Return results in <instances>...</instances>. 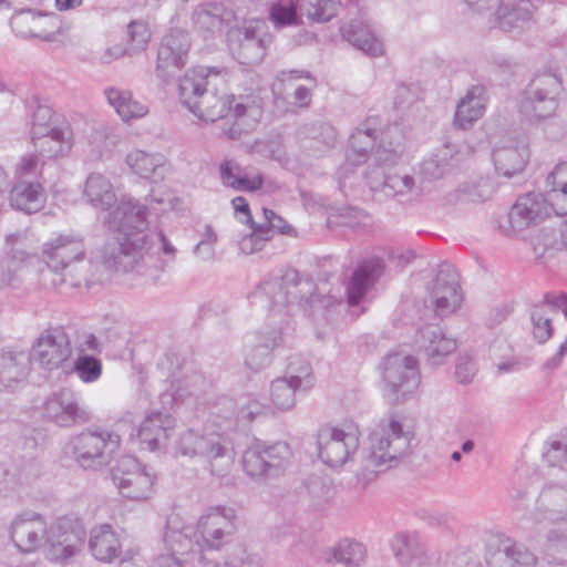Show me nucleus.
Segmentation results:
<instances>
[{"mask_svg": "<svg viewBox=\"0 0 567 567\" xmlns=\"http://www.w3.org/2000/svg\"><path fill=\"white\" fill-rule=\"evenodd\" d=\"M107 224L116 235L109 238L100 250L101 264L109 270L128 272L138 269L150 248L147 207L130 197H123L107 216Z\"/></svg>", "mask_w": 567, "mask_h": 567, "instance_id": "obj_1", "label": "nucleus"}, {"mask_svg": "<svg viewBox=\"0 0 567 567\" xmlns=\"http://www.w3.org/2000/svg\"><path fill=\"white\" fill-rule=\"evenodd\" d=\"M377 130L369 123L358 127L350 136L349 150L347 152V164L340 167L339 188L344 190L346 179L349 173H352L350 166L365 163L369 152H372L374 161L380 166L395 164L404 152V136L398 125L389 126L381 133L379 144L375 146Z\"/></svg>", "mask_w": 567, "mask_h": 567, "instance_id": "obj_2", "label": "nucleus"}, {"mask_svg": "<svg viewBox=\"0 0 567 567\" xmlns=\"http://www.w3.org/2000/svg\"><path fill=\"white\" fill-rule=\"evenodd\" d=\"M234 95L226 92L225 86L210 89L198 102V107L192 113L202 121L216 122L223 118L233 120L228 128H223L225 134L231 140H238L243 134L252 131L257 124V117L260 115L258 107L247 106L237 103L231 107Z\"/></svg>", "mask_w": 567, "mask_h": 567, "instance_id": "obj_3", "label": "nucleus"}, {"mask_svg": "<svg viewBox=\"0 0 567 567\" xmlns=\"http://www.w3.org/2000/svg\"><path fill=\"white\" fill-rule=\"evenodd\" d=\"M411 439L410 432L404 431L402 423L393 416L382 420L369 436L367 461L379 471L394 467L411 453Z\"/></svg>", "mask_w": 567, "mask_h": 567, "instance_id": "obj_4", "label": "nucleus"}, {"mask_svg": "<svg viewBox=\"0 0 567 567\" xmlns=\"http://www.w3.org/2000/svg\"><path fill=\"white\" fill-rule=\"evenodd\" d=\"M175 452L182 456L203 457L210 473L217 476L226 475L234 464V452L218 433L200 435L188 430L178 437Z\"/></svg>", "mask_w": 567, "mask_h": 567, "instance_id": "obj_5", "label": "nucleus"}, {"mask_svg": "<svg viewBox=\"0 0 567 567\" xmlns=\"http://www.w3.org/2000/svg\"><path fill=\"white\" fill-rule=\"evenodd\" d=\"M71 445L74 461L80 467L97 471L110 465L121 446V436L107 430L87 429L75 435Z\"/></svg>", "mask_w": 567, "mask_h": 567, "instance_id": "obj_6", "label": "nucleus"}, {"mask_svg": "<svg viewBox=\"0 0 567 567\" xmlns=\"http://www.w3.org/2000/svg\"><path fill=\"white\" fill-rule=\"evenodd\" d=\"M563 91L559 76L553 72H542L534 75L525 87L519 110L529 120L548 118L558 107V96Z\"/></svg>", "mask_w": 567, "mask_h": 567, "instance_id": "obj_7", "label": "nucleus"}, {"mask_svg": "<svg viewBox=\"0 0 567 567\" xmlns=\"http://www.w3.org/2000/svg\"><path fill=\"white\" fill-rule=\"evenodd\" d=\"M291 455L286 442L268 445L257 441L244 452L241 464L245 473L254 480L275 478L285 471Z\"/></svg>", "mask_w": 567, "mask_h": 567, "instance_id": "obj_8", "label": "nucleus"}, {"mask_svg": "<svg viewBox=\"0 0 567 567\" xmlns=\"http://www.w3.org/2000/svg\"><path fill=\"white\" fill-rule=\"evenodd\" d=\"M227 40L231 54L239 63L254 65L264 59L269 37L264 21L250 20L241 27H231Z\"/></svg>", "mask_w": 567, "mask_h": 567, "instance_id": "obj_9", "label": "nucleus"}, {"mask_svg": "<svg viewBox=\"0 0 567 567\" xmlns=\"http://www.w3.org/2000/svg\"><path fill=\"white\" fill-rule=\"evenodd\" d=\"M236 529V514L233 508L210 507L197 522L198 551L219 550L231 542Z\"/></svg>", "mask_w": 567, "mask_h": 567, "instance_id": "obj_10", "label": "nucleus"}, {"mask_svg": "<svg viewBox=\"0 0 567 567\" xmlns=\"http://www.w3.org/2000/svg\"><path fill=\"white\" fill-rule=\"evenodd\" d=\"M382 378L391 400H404L420 384L416 359L403 353L388 354L382 364Z\"/></svg>", "mask_w": 567, "mask_h": 567, "instance_id": "obj_11", "label": "nucleus"}, {"mask_svg": "<svg viewBox=\"0 0 567 567\" xmlns=\"http://www.w3.org/2000/svg\"><path fill=\"white\" fill-rule=\"evenodd\" d=\"M315 282L310 278L302 279L296 269H287L280 278L265 280L258 286L257 293L269 299L272 311H281L299 301L301 293L312 292Z\"/></svg>", "mask_w": 567, "mask_h": 567, "instance_id": "obj_12", "label": "nucleus"}, {"mask_svg": "<svg viewBox=\"0 0 567 567\" xmlns=\"http://www.w3.org/2000/svg\"><path fill=\"white\" fill-rule=\"evenodd\" d=\"M189 49V35L181 29H171L163 37L155 68V74L163 86L167 85L175 74L185 66Z\"/></svg>", "mask_w": 567, "mask_h": 567, "instance_id": "obj_13", "label": "nucleus"}, {"mask_svg": "<svg viewBox=\"0 0 567 567\" xmlns=\"http://www.w3.org/2000/svg\"><path fill=\"white\" fill-rule=\"evenodd\" d=\"M320 460L330 467L342 466L359 447L358 430L322 426L317 435Z\"/></svg>", "mask_w": 567, "mask_h": 567, "instance_id": "obj_14", "label": "nucleus"}, {"mask_svg": "<svg viewBox=\"0 0 567 567\" xmlns=\"http://www.w3.org/2000/svg\"><path fill=\"white\" fill-rule=\"evenodd\" d=\"M111 476L118 492L125 498L142 501L152 494L153 477L141 468L138 461L131 455L117 460L111 470Z\"/></svg>", "mask_w": 567, "mask_h": 567, "instance_id": "obj_15", "label": "nucleus"}, {"mask_svg": "<svg viewBox=\"0 0 567 567\" xmlns=\"http://www.w3.org/2000/svg\"><path fill=\"white\" fill-rule=\"evenodd\" d=\"M28 355L30 363L41 369H59L71 355L70 339L62 328H50L41 333Z\"/></svg>", "mask_w": 567, "mask_h": 567, "instance_id": "obj_16", "label": "nucleus"}, {"mask_svg": "<svg viewBox=\"0 0 567 567\" xmlns=\"http://www.w3.org/2000/svg\"><path fill=\"white\" fill-rule=\"evenodd\" d=\"M429 301L435 312L447 316L461 305L462 295L456 269L450 264H442L434 279L427 286Z\"/></svg>", "mask_w": 567, "mask_h": 567, "instance_id": "obj_17", "label": "nucleus"}, {"mask_svg": "<svg viewBox=\"0 0 567 567\" xmlns=\"http://www.w3.org/2000/svg\"><path fill=\"white\" fill-rule=\"evenodd\" d=\"M48 528L41 514L27 509L13 517L9 527V536L21 553H32L45 544Z\"/></svg>", "mask_w": 567, "mask_h": 567, "instance_id": "obj_18", "label": "nucleus"}, {"mask_svg": "<svg viewBox=\"0 0 567 567\" xmlns=\"http://www.w3.org/2000/svg\"><path fill=\"white\" fill-rule=\"evenodd\" d=\"M44 419L64 427L89 422L91 413L80 405L75 393L66 388L52 393L43 403Z\"/></svg>", "mask_w": 567, "mask_h": 567, "instance_id": "obj_19", "label": "nucleus"}, {"mask_svg": "<svg viewBox=\"0 0 567 567\" xmlns=\"http://www.w3.org/2000/svg\"><path fill=\"white\" fill-rule=\"evenodd\" d=\"M395 558L402 567H435L441 555L415 533H400L391 543Z\"/></svg>", "mask_w": 567, "mask_h": 567, "instance_id": "obj_20", "label": "nucleus"}, {"mask_svg": "<svg viewBox=\"0 0 567 567\" xmlns=\"http://www.w3.org/2000/svg\"><path fill=\"white\" fill-rule=\"evenodd\" d=\"M554 212L548 196L540 193H527L517 198L512 206L507 220L512 234L536 226Z\"/></svg>", "mask_w": 567, "mask_h": 567, "instance_id": "obj_21", "label": "nucleus"}, {"mask_svg": "<svg viewBox=\"0 0 567 567\" xmlns=\"http://www.w3.org/2000/svg\"><path fill=\"white\" fill-rule=\"evenodd\" d=\"M217 86H225V80L219 72L204 66L193 68L178 80V99L192 112L198 107V102L204 94Z\"/></svg>", "mask_w": 567, "mask_h": 567, "instance_id": "obj_22", "label": "nucleus"}, {"mask_svg": "<svg viewBox=\"0 0 567 567\" xmlns=\"http://www.w3.org/2000/svg\"><path fill=\"white\" fill-rule=\"evenodd\" d=\"M84 540L85 530L82 527H72L66 519L59 520L48 528V556L54 561H65L81 550Z\"/></svg>", "mask_w": 567, "mask_h": 567, "instance_id": "obj_23", "label": "nucleus"}, {"mask_svg": "<svg viewBox=\"0 0 567 567\" xmlns=\"http://www.w3.org/2000/svg\"><path fill=\"white\" fill-rule=\"evenodd\" d=\"M84 255L85 246L80 235H59L43 246L45 264L54 276L83 259Z\"/></svg>", "mask_w": 567, "mask_h": 567, "instance_id": "obj_24", "label": "nucleus"}, {"mask_svg": "<svg viewBox=\"0 0 567 567\" xmlns=\"http://www.w3.org/2000/svg\"><path fill=\"white\" fill-rule=\"evenodd\" d=\"M147 238L150 248L145 251V260L141 261L138 269L130 271L144 276L156 284L159 275L175 260L176 248L162 231L147 235Z\"/></svg>", "mask_w": 567, "mask_h": 567, "instance_id": "obj_25", "label": "nucleus"}, {"mask_svg": "<svg viewBox=\"0 0 567 567\" xmlns=\"http://www.w3.org/2000/svg\"><path fill=\"white\" fill-rule=\"evenodd\" d=\"M415 344L434 365L441 364L457 348L456 340L447 337L440 324L435 323H426L417 329Z\"/></svg>", "mask_w": 567, "mask_h": 567, "instance_id": "obj_26", "label": "nucleus"}, {"mask_svg": "<svg viewBox=\"0 0 567 567\" xmlns=\"http://www.w3.org/2000/svg\"><path fill=\"white\" fill-rule=\"evenodd\" d=\"M192 19L197 30L214 34L236 21L237 13L230 3L210 1L196 7Z\"/></svg>", "mask_w": 567, "mask_h": 567, "instance_id": "obj_27", "label": "nucleus"}, {"mask_svg": "<svg viewBox=\"0 0 567 567\" xmlns=\"http://www.w3.org/2000/svg\"><path fill=\"white\" fill-rule=\"evenodd\" d=\"M461 162V152L454 143H444L420 164V174L426 181L440 179L453 172Z\"/></svg>", "mask_w": 567, "mask_h": 567, "instance_id": "obj_28", "label": "nucleus"}, {"mask_svg": "<svg viewBox=\"0 0 567 567\" xmlns=\"http://www.w3.org/2000/svg\"><path fill=\"white\" fill-rule=\"evenodd\" d=\"M382 270L383 261L380 258L364 260L355 268L346 289L349 305L355 306L363 299L381 276Z\"/></svg>", "mask_w": 567, "mask_h": 567, "instance_id": "obj_29", "label": "nucleus"}, {"mask_svg": "<svg viewBox=\"0 0 567 567\" xmlns=\"http://www.w3.org/2000/svg\"><path fill=\"white\" fill-rule=\"evenodd\" d=\"M175 427V420L167 413L153 412L138 427V437L151 451L161 449L169 439Z\"/></svg>", "mask_w": 567, "mask_h": 567, "instance_id": "obj_30", "label": "nucleus"}, {"mask_svg": "<svg viewBox=\"0 0 567 567\" xmlns=\"http://www.w3.org/2000/svg\"><path fill=\"white\" fill-rule=\"evenodd\" d=\"M538 2L539 0H508L506 3L497 1L495 27L505 32L513 31L532 19Z\"/></svg>", "mask_w": 567, "mask_h": 567, "instance_id": "obj_31", "label": "nucleus"}, {"mask_svg": "<svg viewBox=\"0 0 567 567\" xmlns=\"http://www.w3.org/2000/svg\"><path fill=\"white\" fill-rule=\"evenodd\" d=\"M538 2L539 0H508L506 3L497 1L495 27L505 32L513 31L532 19Z\"/></svg>", "mask_w": 567, "mask_h": 567, "instance_id": "obj_32", "label": "nucleus"}, {"mask_svg": "<svg viewBox=\"0 0 567 567\" xmlns=\"http://www.w3.org/2000/svg\"><path fill=\"white\" fill-rule=\"evenodd\" d=\"M279 329L271 328L258 332L256 342L246 354L245 364L252 371H260L271 363L272 351L281 344Z\"/></svg>", "mask_w": 567, "mask_h": 567, "instance_id": "obj_33", "label": "nucleus"}, {"mask_svg": "<svg viewBox=\"0 0 567 567\" xmlns=\"http://www.w3.org/2000/svg\"><path fill=\"white\" fill-rule=\"evenodd\" d=\"M529 158L526 144L513 143L496 146L493 150V162L496 171L505 177L520 173Z\"/></svg>", "mask_w": 567, "mask_h": 567, "instance_id": "obj_34", "label": "nucleus"}, {"mask_svg": "<svg viewBox=\"0 0 567 567\" xmlns=\"http://www.w3.org/2000/svg\"><path fill=\"white\" fill-rule=\"evenodd\" d=\"M485 103V87L478 84L471 86L456 106L454 126L461 130L470 128L483 116Z\"/></svg>", "mask_w": 567, "mask_h": 567, "instance_id": "obj_35", "label": "nucleus"}, {"mask_svg": "<svg viewBox=\"0 0 567 567\" xmlns=\"http://www.w3.org/2000/svg\"><path fill=\"white\" fill-rule=\"evenodd\" d=\"M30 357L24 351L0 353V389H13L30 371Z\"/></svg>", "mask_w": 567, "mask_h": 567, "instance_id": "obj_36", "label": "nucleus"}, {"mask_svg": "<svg viewBox=\"0 0 567 567\" xmlns=\"http://www.w3.org/2000/svg\"><path fill=\"white\" fill-rule=\"evenodd\" d=\"M100 268L101 265L96 262L81 259L66 270H63L62 274H56L55 277L52 278V284L55 287L70 286L71 288L85 287L89 289L100 281V277L97 276Z\"/></svg>", "mask_w": 567, "mask_h": 567, "instance_id": "obj_37", "label": "nucleus"}, {"mask_svg": "<svg viewBox=\"0 0 567 567\" xmlns=\"http://www.w3.org/2000/svg\"><path fill=\"white\" fill-rule=\"evenodd\" d=\"M341 33L349 43L368 55L379 56L383 53L381 41L364 20H352L350 23L342 25Z\"/></svg>", "mask_w": 567, "mask_h": 567, "instance_id": "obj_38", "label": "nucleus"}, {"mask_svg": "<svg viewBox=\"0 0 567 567\" xmlns=\"http://www.w3.org/2000/svg\"><path fill=\"white\" fill-rule=\"evenodd\" d=\"M489 567H536V556L523 544L504 545L486 556Z\"/></svg>", "mask_w": 567, "mask_h": 567, "instance_id": "obj_39", "label": "nucleus"}, {"mask_svg": "<svg viewBox=\"0 0 567 567\" xmlns=\"http://www.w3.org/2000/svg\"><path fill=\"white\" fill-rule=\"evenodd\" d=\"M44 202L43 187L39 183L21 181L10 192L11 206L27 214L39 212Z\"/></svg>", "mask_w": 567, "mask_h": 567, "instance_id": "obj_40", "label": "nucleus"}, {"mask_svg": "<svg viewBox=\"0 0 567 567\" xmlns=\"http://www.w3.org/2000/svg\"><path fill=\"white\" fill-rule=\"evenodd\" d=\"M85 200L96 209L109 210L116 203L112 183L100 173H91L84 187Z\"/></svg>", "mask_w": 567, "mask_h": 567, "instance_id": "obj_41", "label": "nucleus"}, {"mask_svg": "<svg viewBox=\"0 0 567 567\" xmlns=\"http://www.w3.org/2000/svg\"><path fill=\"white\" fill-rule=\"evenodd\" d=\"M89 548L101 561H112L118 556L120 540L110 525L94 527L90 533Z\"/></svg>", "mask_w": 567, "mask_h": 567, "instance_id": "obj_42", "label": "nucleus"}, {"mask_svg": "<svg viewBox=\"0 0 567 567\" xmlns=\"http://www.w3.org/2000/svg\"><path fill=\"white\" fill-rule=\"evenodd\" d=\"M126 163L135 174L152 182L162 181L165 176V158L159 154L135 150L126 156Z\"/></svg>", "mask_w": 567, "mask_h": 567, "instance_id": "obj_43", "label": "nucleus"}, {"mask_svg": "<svg viewBox=\"0 0 567 567\" xmlns=\"http://www.w3.org/2000/svg\"><path fill=\"white\" fill-rule=\"evenodd\" d=\"M546 185V195L554 207V213L558 216L567 215V162L556 165L548 174Z\"/></svg>", "mask_w": 567, "mask_h": 567, "instance_id": "obj_44", "label": "nucleus"}, {"mask_svg": "<svg viewBox=\"0 0 567 567\" xmlns=\"http://www.w3.org/2000/svg\"><path fill=\"white\" fill-rule=\"evenodd\" d=\"M538 503L549 519L565 518L567 516V483H547L539 494Z\"/></svg>", "mask_w": 567, "mask_h": 567, "instance_id": "obj_45", "label": "nucleus"}, {"mask_svg": "<svg viewBox=\"0 0 567 567\" xmlns=\"http://www.w3.org/2000/svg\"><path fill=\"white\" fill-rule=\"evenodd\" d=\"M367 549L363 544L353 539L344 538L332 548L323 553L326 563H339L346 567H359L364 563Z\"/></svg>", "mask_w": 567, "mask_h": 567, "instance_id": "obj_46", "label": "nucleus"}, {"mask_svg": "<svg viewBox=\"0 0 567 567\" xmlns=\"http://www.w3.org/2000/svg\"><path fill=\"white\" fill-rule=\"evenodd\" d=\"M71 133L68 127H54L45 135L32 137L35 150L42 157L53 158L63 155L71 147Z\"/></svg>", "mask_w": 567, "mask_h": 567, "instance_id": "obj_47", "label": "nucleus"}, {"mask_svg": "<svg viewBox=\"0 0 567 567\" xmlns=\"http://www.w3.org/2000/svg\"><path fill=\"white\" fill-rule=\"evenodd\" d=\"M164 544L171 551L168 555L175 557L198 550L197 540L192 539L190 528L177 529L167 526L164 533Z\"/></svg>", "mask_w": 567, "mask_h": 567, "instance_id": "obj_48", "label": "nucleus"}, {"mask_svg": "<svg viewBox=\"0 0 567 567\" xmlns=\"http://www.w3.org/2000/svg\"><path fill=\"white\" fill-rule=\"evenodd\" d=\"M495 192L491 178L482 177L475 182L463 183L455 190L457 200L463 203H483L489 199Z\"/></svg>", "mask_w": 567, "mask_h": 567, "instance_id": "obj_49", "label": "nucleus"}, {"mask_svg": "<svg viewBox=\"0 0 567 567\" xmlns=\"http://www.w3.org/2000/svg\"><path fill=\"white\" fill-rule=\"evenodd\" d=\"M341 305V300L337 299L331 295L316 293V288L312 292L301 293L298 301L300 309L308 316L317 317L326 315L331 311L332 308Z\"/></svg>", "mask_w": 567, "mask_h": 567, "instance_id": "obj_50", "label": "nucleus"}, {"mask_svg": "<svg viewBox=\"0 0 567 567\" xmlns=\"http://www.w3.org/2000/svg\"><path fill=\"white\" fill-rule=\"evenodd\" d=\"M298 393H305V391H299V388L290 383L287 377L274 380L270 386V400L281 411H288L295 406Z\"/></svg>", "mask_w": 567, "mask_h": 567, "instance_id": "obj_51", "label": "nucleus"}, {"mask_svg": "<svg viewBox=\"0 0 567 567\" xmlns=\"http://www.w3.org/2000/svg\"><path fill=\"white\" fill-rule=\"evenodd\" d=\"M385 195L392 197L417 196L421 192L413 175L406 172L388 174Z\"/></svg>", "mask_w": 567, "mask_h": 567, "instance_id": "obj_52", "label": "nucleus"}, {"mask_svg": "<svg viewBox=\"0 0 567 567\" xmlns=\"http://www.w3.org/2000/svg\"><path fill=\"white\" fill-rule=\"evenodd\" d=\"M290 383L299 388V391H309L315 385L312 368L303 359H291L287 367L286 375Z\"/></svg>", "mask_w": 567, "mask_h": 567, "instance_id": "obj_53", "label": "nucleus"}, {"mask_svg": "<svg viewBox=\"0 0 567 567\" xmlns=\"http://www.w3.org/2000/svg\"><path fill=\"white\" fill-rule=\"evenodd\" d=\"M530 321L533 338L536 342L543 344L553 337L554 327L551 318L542 302L534 305L530 309Z\"/></svg>", "mask_w": 567, "mask_h": 567, "instance_id": "obj_54", "label": "nucleus"}, {"mask_svg": "<svg viewBox=\"0 0 567 567\" xmlns=\"http://www.w3.org/2000/svg\"><path fill=\"white\" fill-rule=\"evenodd\" d=\"M42 16L41 13L35 14L32 10L21 11L14 14L10 20V25L13 32L21 38H40L45 42H53L56 40V33L61 32V27L58 28L56 32H50L45 34H37L31 30H27L25 25L34 21L37 17Z\"/></svg>", "mask_w": 567, "mask_h": 567, "instance_id": "obj_55", "label": "nucleus"}, {"mask_svg": "<svg viewBox=\"0 0 567 567\" xmlns=\"http://www.w3.org/2000/svg\"><path fill=\"white\" fill-rule=\"evenodd\" d=\"M215 567H262V558L257 553H249L244 545H236L227 554L224 563H218Z\"/></svg>", "mask_w": 567, "mask_h": 567, "instance_id": "obj_56", "label": "nucleus"}, {"mask_svg": "<svg viewBox=\"0 0 567 567\" xmlns=\"http://www.w3.org/2000/svg\"><path fill=\"white\" fill-rule=\"evenodd\" d=\"M6 254L11 264H23L28 260L30 252L24 231H17L6 237Z\"/></svg>", "mask_w": 567, "mask_h": 567, "instance_id": "obj_57", "label": "nucleus"}, {"mask_svg": "<svg viewBox=\"0 0 567 567\" xmlns=\"http://www.w3.org/2000/svg\"><path fill=\"white\" fill-rule=\"evenodd\" d=\"M306 14L316 22L330 21L340 4L339 0H306Z\"/></svg>", "mask_w": 567, "mask_h": 567, "instance_id": "obj_58", "label": "nucleus"}, {"mask_svg": "<svg viewBox=\"0 0 567 567\" xmlns=\"http://www.w3.org/2000/svg\"><path fill=\"white\" fill-rule=\"evenodd\" d=\"M267 11L277 25L285 27L298 23L296 0H280Z\"/></svg>", "mask_w": 567, "mask_h": 567, "instance_id": "obj_59", "label": "nucleus"}, {"mask_svg": "<svg viewBox=\"0 0 567 567\" xmlns=\"http://www.w3.org/2000/svg\"><path fill=\"white\" fill-rule=\"evenodd\" d=\"M74 371L83 382L91 383L101 377L102 362L93 355L82 354L74 362Z\"/></svg>", "mask_w": 567, "mask_h": 567, "instance_id": "obj_60", "label": "nucleus"}, {"mask_svg": "<svg viewBox=\"0 0 567 567\" xmlns=\"http://www.w3.org/2000/svg\"><path fill=\"white\" fill-rule=\"evenodd\" d=\"M128 43L127 51L130 54L145 50L150 39L151 32L147 25L141 21H133L127 27Z\"/></svg>", "mask_w": 567, "mask_h": 567, "instance_id": "obj_61", "label": "nucleus"}, {"mask_svg": "<svg viewBox=\"0 0 567 567\" xmlns=\"http://www.w3.org/2000/svg\"><path fill=\"white\" fill-rule=\"evenodd\" d=\"M251 233L245 236L240 243V250L250 255L262 249L265 243L269 240V229L264 225H251Z\"/></svg>", "mask_w": 567, "mask_h": 567, "instance_id": "obj_62", "label": "nucleus"}, {"mask_svg": "<svg viewBox=\"0 0 567 567\" xmlns=\"http://www.w3.org/2000/svg\"><path fill=\"white\" fill-rule=\"evenodd\" d=\"M53 111L47 105H38L32 114L31 136L45 135L47 132L54 128L51 121Z\"/></svg>", "mask_w": 567, "mask_h": 567, "instance_id": "obj_63", "label": "nucleus"}, {"mask_svg": "<svg viewBox=\"0 0 567 567\" xmlns=\"http://www.w3.org/2000/svg\"><path fill=\"white\" fill-rule=\"evenodd\" d=\"M544 457L551 466H559L567 472V442L553 441Z\"/></svg>", "mask_w": 567, "mask_h": 567, "instance_id": "obj_64", "label": "nucleus"}]
</instances>
